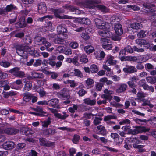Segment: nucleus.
I'll return each instance as SVG.
<instances>
[{
  "instance_id": "f257e3e1",
  "label": "nucleus",
  "mask_w": 156,
  "mask_h": 156,
  "mask_svg": "<svg viewBox=\"0 0 156 156\" xmlns=\"http://www.w3.org/2000/svg\"><path fill=\"white\" fill-rule=\"evenodd\" d=\"M148 2L144 3L143 6L146 9H148L151 12V16L150 18L153 20H155L154 22L156 26V10L154 9L156 8V0H148Z\"/></svg>"
},
{
  "instance_id": "f03ea898",
  "label": "nucleus",
  "mask_w": 156,
  "mask_h": 156,
  "mask_svg": "<svg viewBox=\"0 0 156 156\" xmlns=\"http://www.w3.org/2000/svg\"><path fill=\"white\" fill-rule=\"evenodd\" d=\"M17 53L23 58H27L28 57V53L31 50V48L27 45H17L16 47Z\"/></svg>"
},
{
  "instance_id": "7ed1b4c3",
  "label": "nucleus",
  "mask_w": 156,
  "mask_h": 156,
  "mask_svg": "<svg viewBox=\"0 0 156 156\" xmlns=\"http://www.w3.org/2000/svg\"><path fill=\"white\" fill-rule=\"evenodd\" d=\"M23 99L24 101L29 102L30 104H32L37 101L38 98L37 96H34V94L27 92L23 94Z\"/></svg>"
},
{
  "instance_id": "20e7f679",
  "label": "nucleus",
  "mask_w": 156,
  "mask_h": 156,
  "mask_svg": "<svg viewBox=\"0 0 156 156\" xmlns=\"http://www.w3.org/2000/svg\"><path fill=\"white\" fill-rule=\"evenodd\" d=\"M97 3L96 0H85L83 1L79 2L77 3V5L81 7L90 9L91 7L90 5H93Z\"/></svg>"
},
{
  "instance_id": "39448f33",
  "label": "nucleus",
  "mask_w": 156,
  "mask_h": 156,
  "mask_svg": "<svg viewBox=\"0 0 156 156\" xmlns=\"http://www.w3.org/2000/svg\"><path fill=\"white\" fill-rule=\"evenodd\" d=\"M3 134L9 135H14L18 133L19 130L12 126L4 127L3 128Z\"/></svg>"
},
{
  "instance_id": "423d86ee",
  "label": "nucleus",
  "mask_w": 156,
  "mask_h": 156,
  "mask_svg": "<svg viewBox=\"0 0 156 156\" xmlns=\"http://www.w3.org/2000/svg\"><path fill=\"white\" fill-rule=\"evenodd\" d=\"M125 48L127 54H132L134 51L138 52H142L144 51V49L142 48H138L135 46H131L130 45H128L125 47Z\"/></svg>"
},
{
  "instance_id": "0eeeda50",
  "label": "nucleus",
  "mask_w": 156,
  "mask_h": 156,
  "mask_svg": "<svg viewBox=\"0 0 156 156\" xmlns=\"http://www.w3.org/2000/svg\"><path fill=\"white\" fill-rule=\"evenodd\" d=\"M35 41L37 45L43 44L46 47L51 46V44L47 41L46 39L43 37H37L35 38Z\"/></svg>"
},
{
  "instance_id": "6e6552de",
  "label": "nucleus",
  "mask_w": 156,
  "mask_h": 156,
  "mask_svg": "<svg viewBox=\"0 0 156 156\" xmlns=\"http://www.w3.org/2000/svg\"><path fill=\"white\" fill-rule=\"evenodd\" d=\"M59 98L65 100L66 98H69L70 95L69 93V90L66 88H64L58 93Z\"/></svg>"
},
{
  "instance_id": "1a4fd4ad",
  "label": "nucleus",
  "mask_w": 156,
  "mask_h": 156,
  "mask_svg": "<svg viewBox=\"0 0 156 156\" xmlns=\"http://www.w3.org/2000/svg\"><path fill=\"white\" fill-rule=\"evenodd\" d=\"M57 32L59 34L63 35L64 37H65L66 38H67V35L64 34V33H66L67 32V29L66 28L65 25L61 24L58 26L57 27Z\"/></svg>"
},
{
  "instance_id": "9d476101",
  "label": "nucleus",
  "mask_w": 156,
  "mask_h": 156,
  "mask_svg": "<svg viewBox=\"0 0 156 156\" xmlns=\"http://www.w3.org/2000/svg\"><path fill=\"white\" fill-rule=\"evenodd\" d=\"M39 143L41 146L47 147H51L54 145V142H51L46 140V138H40L39 139Z\"/></svg>"
},
{
  "instance_id": "9b49d317",
  "label": "nucleus",
  "mask_w": 156,
  "mask_h": 156,
  "mask_svg": "<svg viewBox=\"0 0 156 156\" xmlns=\"http://www.w3.org/2000/svg\"><path fill=\"white\" fill-rule=\"evenodd\" d=\"M2 146L4 149L10 150L13 149L15 147V144L13 142L7 141L3 144Z\"/></svg>"
},
{
  "instance_id": "f8f14e48",
  "label": "nucleus",
  "mask_w": 156,
  "mask_h": 156,
  "mask_svg": "<svg viewBox=\"0 0 156 156\" xmlns=\"http://www.w3.org/2000/svg\"><path fill=\"white\" fill-rule=\"evenodd\" d=\"M47 8L44 2H41L38 6V12L40 14H44L46 13Z\"/></svg>"
},
{
  "instance_id": "ddd939ff",
  "label": "nucleus",
  "mask_w": 156,
  "mask_h": 156,
  "mask_svg": "<svg viewBox=\"0 0 156 156\" xmlns=\"http://www.w3.org/2000/svg\"><path fill=\"white\" fill-rule=\"evenodd\" d=\"M96 133L99 135L105 136L106 134V130L104 126L100 125L98 126L96 129Z\"/></svg>"
},
{
  "instance_id": "4468645a",
  "label": "nucleus",
  "mask_w": 156,
  "mask_h": 156,
  "mask_svg": "<svg viewBox=\"0 0 156 156\" xmlns=\"http://www.w3.org/2000/svg\"><path fill=\"white\" fill-rule=\"evenodd\" d=\"M27 25L25 19L23 17L20 18L19 21L15 24V26L17 28H21L25 27Z\"/></svg>"
},
{
  "instance_id": "2eb2a0df",
  "label": "nucleus",
  "mask_w": 156,
  "mask_h": 156,
  "mask_svg": "<svg viewBox=\"0 0 156 156\" xmlns=\"http://www.w3.org/2000/svg\"><path fill=\"white\" fill-rule=\"evenodd\" d=\"M95 22L96 26L98 29H104L105 28V23L103 21L98 18L95 19Z\"/></svg>"
},
{
  "instance_id": "dca6fc26",
  "label": "nucleus",
  "mask_w": 156,
  "mask_h": 156,
  "mask_svg": "<svg viewBox=\"0 0 156 156\" xmlns=\"http://www.w3.org/2000/svg\"><path fill=\"white\" fill-rule=\"evenodd\" d=\"M33 109L34 111L41 114L40 117H43L47 116L46 112L43 111V108L42 106H37L36 108H33Z\"/></svg>"
},
{
  "instance_id": "f3484780",
  "label": "nucleus",
  "mask_w": 156,
  "mask_h": 156,
  "mask_svg": "<svg viewBox=\"0 0 156 156\" xmlns=\"http://www.w3.org/2000/svg\"><path fill=\"white\" fill-rule=\"evenodd\" d=\"M123 70L124 72L129 73H132L137 71L135 67L129 65H126V67L123 68Z\"/></svg>"
},
{
  "instance_id": "a211bd4d",
  "label": "nucleus",
  "mask_w": 156,
  "mask_h": 156,
  "mask_svg": "<svg viewBox=\"0 0 156 156\" xmlns=\"http://www.w3.org/2000/svg\"><path fill=\"white\" fill-rule=\"evenodd\" d=\"M114 30L116 34L118 35H121L123 33L122 26L120 23H118L115 25Z\"/></svg>"
},
{
  "instance_id": "6ab92c4d",
  "label": "nucleus",
  "mask_w": 156,
  "mask_h": 156,
  "mask_svg": "<svg viewBox=\"0 0 156 156\" xmlns=\"http://www.w3.org/2000/svg\"><path fill=\"white\" fill-rule=\"evenodd\" d=\"M31 75L32 76H30L29 79H36L43 78L44 77V75L42 73H38L36 71H33Z\"/></svg>"
},
{
  "instance_id": "aec40b11",
  "label": "nucleus",
  "mask_w": 156,
  "mask_h": 156,
  "mask_svg": "<svg viewBox=\"0 0 156 156\" xmlns=\"http://www.w3.org/2000/svg\"><path fill=\"white\" fill-rule=\"evenodd\" d=\"M48 105H51L52 107L58 108L59 100L58 99L54 98L48 101Z\"/></svg>"
},
{
  "instance_id": "412c9836",
  "label": "nucleus",
  "mask_w": 156,
  "mask_h": 156,
  "mask_svg": "<svg viewBox=\"0 0 156 156\" xmlns=\"http://www.w3.org/2000/svg\"><path fill=\"white\" fill-rule=\"evenodd\" d=\"M21 131L23 134L26 136H31L33 134L32 131L29 128H23Z\"/></svg>"
},
{
  "instance_id": "4be33fe9",
  "label": "nucleus",
  "mask_w": 156,
  "mask_h": 156,
  "mask_svg": "<svg viewBox=\"0 0 156 156\" xmlns=\"http://www.w3.org/2000/svg\"><path fill=\"white\" fill-rule=\"evenodd\" d=\"M2 94L5 98H8L9 97L15 96L17 94L16 92L13 91H10L9 92H5L3 90Z\"/></svg>"
},
{
  "instance_id": "5701e85b",
  "label": "nucleus",
  "mask_w": 156,
  "mask_h": 156,
  "mask_svg": "<svg viewBox=\"0 0 156 156\" xmlns=\"http://www.w3.org/2000/svg\"><path fill=\"white\" fill-rule=\"evenodd\" d=\"M127 87V85L125 83H121L119 84V87L116 90V92L118 93H121L124 92Z\"/></svg>"
},
{
  "instance_id": "b1692460",
  "label": "nucleus",
  "mask_w": 156,
  "mask_h": 156,
  "mask_svg": "<svg viewBox=\"0 0 156 156\" xmlns=\"http://www.w3.org/2000/svg\"><path fill=\"white\" fill-rule=\"evenodd\" d=\"M114 57L111 55H108L107 57L106 62L110 65H114L117 63L116 61L114 60Z\"/></svg>"
},
{
  "instance_id": "393cba45",
  "label": "nucleus",
  "mask_w": 156,
  "mask_h": 156,
  "mask_svg": "<svg viewBox=\"0 0 156 156\" xmlns=\"http://www.w3.org/2000/svg\"><path fill=\"white\" fill-rule=\"evenodd\" d=\"M102 47L105 50H109L112 49V45L110 43L105 41L102 44Z\"/></svg>"
},
{
  "instance_id": "a878e982",
  "label": "nucleus",
  "mask_w": 156,
  "mask_h": 156,
  "mask_svg": "<svg viewBox=\"0 0 156 156\" xmlns=\"http://www.w3.org/2000/svg\"><path fill=\"white\" fill-rule=\"evenodd\" d=\"M79 22L83 25H89L91 23L90 20L89 19L85 18H79Z\"/></svg>"
},
{
  "instance_id": "bb28decb",
  "label": "nucleus",
  "mask_w": 156,
  "mask_h": 156,
  "mask_svg": "<svg viewBox=\"0 0 156 156\" xmlns=\"http://www.w3.org/2000/svg\"><path fill=\"white\" fill-rule=\"evenodd\" d=\"M83 101L85 104L90 106L94 105L96 103V101L95 99L90 100L89 98H85Z\"/></svg>"
},
{
  "instance_id": "cd10ccee",
  "label": "nucleus",
  "mask_w": 156,
  "mask_h": 156,
  "mask_svg": "<svg viewBox=\"0 0 156 156\" xmlns=\"http://www.w3.org/2000/svg\"><path fill=\"white\" fill-rule=\"evenodd\" d=\"M25 82V83L24 87V90L29 91L32 87V82L30 80H26Z\"/></svg>"
},
{
  "instance_id": "c85d7f7f",
  "label": "nucleus",
  "mask_w": 156,
  "mask_h": 156,
  "mask_svg": "<svg viewBox=\"0 0 156 156\" xmlns=\"http://www.w3.org/2000/svg\"><path fill=\"white\" fill-rule=\"evenodd\" d=\"M84 49L86 53L88 54H89L94 51V48L91 45L85 46Z\"/></svg>"
},
{
  "instance_id": "c756f323",
  "label": "nucleus",
  "mask_w": 156,
  "mask_h": 156,
  "mask_svg": "<svg viewBox=\"0 0 156 156\" xmlns=\"http://www.w3.org/2000/svg\"><path fill=\"white\" fill-rule=\"evenodd\" d=\"M23 41L24 43L27 45H30L33 41L32 38L27 35L25 36L24 38Z\"/></svg>"
},
{
  "instance_id": "7c9ffc66",
  "label": "nucleus",
  "mask_w": 156,
  "mask_h": 156,
  "mask_svg": "<svg viewBox=\"0 0 156 156\" xmlns=\"http://www.w3.org/2000/svg\"><path fill=\"white\" fill-rule=\"evenodd\" d=\"M138 132L139 133H142L143 132H149L150 130V128H146L144 126H137Z\"/></svg>"
},
{
  "instance_id": "2f4dec72",
  "label": "nucleus",
  "mask_w": 156,
  "mask_h": 156,
  "mask_svg": "<svg viewBox=\"0 0 156 156\" xmlns=\"http://www.w3.org/2000/svg\"><path fill=\"white\" fill-rule=\"evenodd\" d=\"M10 17L11 19L9 20V21L10 24H12L15 23L17 19V14L15 13H11Z\"/></svg>"
},
{
  "instance_id": "473e14b6",
  "label": "nucleus",
  "mask_w": 156,
  "mask_h": 156,
  "mask_svg": "<svg viewBox=\"0 0 156 156\" xmlns=\"http://www.w3.org/2000/svg\"><path fill=\"white\" fill-rule=\"evenodd\" d=\"M133 147L135 149H138V152L140 153H142L145 151V150L143 149L144 146L142 145H138L136 144H133Z\"/></svg>"
},
{
  "instance_id": "72a5a7b5",
  "label": "nucleus",
  "mask_w": 156,
  "mask_h": 156,
  "mask_svg": "<svg viewBox=\"0 0 156 156\" xmlns=\"http://www.w3.org/2000/svg\"><path fill=\"white\" fill-rule=\"evenodd\" d=\"M65 38H66L64 37L62 38L61 37H57L54 39V41L55 44H63L65 42Z\"/></svg>"
},
{
  "instance_id": "f704fd0d",
  "label": "nucleus",
  "mask_w": 156,
  "mask_h": 156,
  "mask_svg": "<svg viewBox=\"0 0 156 156\" xmlns=\"http://www.w3.org/2000/svg\"><path fill=\"white\" fill-rule=\"evenodd\" d=\"M147 82L151 84H154L156 82V76H150L146 78Z\"/></svg>"
},
{
  "instance_id": "c9c22d12",
  "label": "nucleus",
  "mask_w": 156,
  "mask_h": 156,
  "mask_svg": "<svg viewBox=\"0 0 156 156\" xmlns=\"http://www.w3.org/2000/svg\"><path fill=\"white\" fill-rule=\"evenodd\" d=\"M90 69L91 73H95L98 72L99 70V68L98 66L95 64H93L90 66Z\"/></svg>"
},
{
  "instance_id": "e433bc0d",
  "label": "nucleus",
  "mask_w": 156,
  "mask_h": 156,
  "mask_svg": "<svg viewBox=\"0 0 156 156\" xmlns=\"http://www.w3.org/2000/svg\"><path fill=\"white\" fill-rule=\"evenodd\" d=\"M16 6H14V5L12 4L8 5L5 8L6 13L11 12L13 10L16 9Z\"/></svg>"
},
{
  "instance_id": "4c0bfd02",
  "label": "nucleus",
  "mask_w": 156,
  "mask_h": 156,
  "mask_svg": "<svg viewBox=\"0 0 156 156\" xmlns=\"http://www.w3.org/2000/svg\"><path fill=\"white\" fill-rule=\"evenodd\" d=\"M52 12L53 13L55 16L57 18H61V16L60 14L62 13V11L60 9H54L52 10Z\"/></svg>"
},
{
  "instance_id": "58836bf2",
  "label": "nucleus",
  "mask_w": 156,
  "mask_h": 156,
  "mask_svg": "<svg viewBox=\"0 0 156 156\" xmlns=\"http://www.w3.org/2000/svg\"><path fill=\"white\" fill-rule=\"evenodd\" d=\"M67 9L71 12H75V14H79L80 13L79 10L74 6L69 5Z\"/></svg>"
},
{
  "instance_id": "ea45409f",
  "label": "nucleus",
  "mask_w": 156,
  "mask_h": 156,
  "mask_svg": "<svg viewBox=\"0 0 156 156\" xmlns=\"http://www.w3.org/2000/svg\"><path fill=\"white\" fill-rule=\"evenodd\" d=\"M56 59V57L52 56L49 58L48 64L52 67H54L56 65V62L54 60Z\"/></svg>"
},
{
  "instance_id": "a19ab883",
  "label": "nucleus",
  "mask_w": 156,
  "mask_h": 156,
  "mask_svg": "<svg viewBox=\"0 0 156 156\" xmlns=\"http://www.w3.org/2000/svg\"><path fill=\"white\" fill-rule=\"evenodd\" d=\"M80 61L82 63H87L88 62V59L86 55H82L80 57Z\"/></svg>"
},
{
  "instance_id": "79ce46f5",
  "label": "nucleus",
  "mask_w": 156,
  "mask_h": 156,
  "mask_svg": "<svg viewBox=\"0 0 156 156\" xmlns=\"http://www.w3.org/2000/svg\"><path fill=\"white\" fill-rule=\"evenodd\" d=\"M131 27L133 29H138L142 27V25L140 23H135L132 24Z\"/></svg>"
},
{
  "instance_id": "37998d69",
  "label": "nucleus",
  "mask_w": 156,
  "mask_h": 156,
  "mask_svg": "<svg viewBox=\"0 0 156 156\" xmlns=\"http://www.w3.org/2000/svg\"><path fill=\"white\" fill-rule=\"evenodd\" d=\"M74 72L73 74V76H75L78 77L82 78L83 77V75L81 72L78 69H74Z\"/></svg>"
},
{
  "instance_id": "c03bdc74",
  "label": "nucleus",
  "mask_w": 156,
  "mask_h": 156,
  "mask_svg": "<svg viewBox=\"0 0 156 156\" xmlns=\"http://www.w3.org/2000/svg\"><path fill=\"white\" fill-rule=\"evenodd\" d=\"M51 118L50 117H48L47 120L44 121L42 123V126L44 128H47L49 125H50L51 122Z\"/></svg>"
},
{
  "instance_id": "a18cd8bd",
  "label": "nucleus",
  "mask_w": 156,
  "mask_h": 156,
  "mask_svg": "<svg viewBox=\"0 0 156 156\" xmlns=\"http://www.w3.org/2000/svg\"><path fill=\"white\" fill-rule=\"evenodd\" d=\"M102 120V118L101 117H95L93 120V124L95 126L99 125L101 124V122Z\"/></svg>"
},
{
  "instance_id": "49530a36",
  "label": "nucleus",
  "mask_w": 156,
  "mask_h": 156,
  "mask_svg": "<svg viewBox=\"0 0 156 156\" xmlns=\"http://www.w3.org/2000/svg\"><path fill=\"white\" fill-rule=\"evenodd\" d=\"M20 70V68L15 67L10 69L9 70V72L15 76L18 71Z\"/></svg>"
},
{
  "instance_id": "de8ad7c7",
  "label": "nucleus",
  "mask_w": 156,
  "mask_h": 156,
  "mask_svg": "<svg viewBox=\"0 0 156 156\" xmlns=\"http://www.w3.org/2000/svg\"><path fill=\"white\" fill-rule=\"evenodd\" d=\"M54 115L56 117L61 120H65L69 116V115H62L60 113H55L54 114Z\"/></svg>"
},
{
  "instance_id": "09e8293b",
  "label": "nucleus",
  "mask_w": 156,
  "mask_h": 156,
  "mask_svg": "<svg viewBox=\"0 0 156 156\" xmlns=\"http://www.w3.org/2000/svg\"><path fill=\"white\" fill-rule=\"evenodd\" d=\"M80 139V136L77 134H75L72 139L73 142L75 144H77Z\"/></svg>"
},
{
  "instance_id": "8fccbe9b",
  "label": "nucleus",
  "mask_w": 156,
  "mask_h": 156,
  "mask_svg": "<svg viewBox=\"0 0 156 156\" xmlns=\"http://www.w3.org/2000/svg\"><path fill=\"white\" fill-rule=\"evenodd\" d=\"M117 117L115 116L108 115L107 116H105L104 119V121L106 122L109 121L112 119H115Z\"/></svg>"
},
{
  "instance_id": "3c124183",
  "label": "nucleus",
  "mask_w": 156,
  "mask_h": 156,
  "mask_svg": "<svg viewBox=\"0 0 156 156\" xmlns=\"http://www.w3.org/2000/svg\"><path fill=\"white\" fill-rule=\"evenodd\" d=\"M97 114H93L91 112H85L84 114V116L88 119H93L94 118V116L96 115Z\"/></svg>"
},
{
  "instance_id": "603ef678",
  "label": "nucleus",
  "mask_w": 156,
  "mask_h": 156,
  "mask_svg": "<svg viewBox=\"0 0 156 156\" xmlns=\"http://www.w3.org/2000/svg\"><path fill=\"white\" fill-rule=\"evenodd\" d=\"M86 83L87 86L91 87L92 86V85L94 84V81L92 79L87 78L86 81Z\"/></svg>"
},
{
  "instance_id": "864d4df0",
  "label": "nucleus",
  "mask_w": 156,
  "mask_h": 156,
  "mask_svg": "<svg viewBox=\"0 0 156 156\" xmlns=\"http://www.w3.org/2000/svg\"><path fill=\"white\" fill-rule=\"evenodd\" d=\"M0 65L5 68H7L10 66V64L9 62L2 60L0 62Z\"/></svg>"
},
{
  "instance_id": "5fc2aeb1",
  "label": "nucleus",
  "mask_w": 156,
  "mask_h": 156,
  "mask_svg": "<svg viewBox=\"0 0 156 156\" xmlns=\"http://www.w3.org/2000/svg\"><path fill=\"white\" fill-rule=\"evenodd\" d=\"M26 146L25 143H19L16 146V148L19 150L24 149Z\"/></svg>"
},
{
  "instance_id": "6e6d98bb",
  "label": "nucleus",
  "mask_w": 156,
  "mask_h": 156,
  "mask_svg": "<svg viewBox=\"0 0 156 156\" xmlns=\"http://www.w3.org/2000/svg\"><path fill=\"white\" fill-rule=\"evenodd\" d=\"M46 19H49L50 20L52 19V16L50 15H46L42 17L39 18L38 19V21L41 22H42Z\"/></svg>"
},
{
  "instance_id": "4d7b16f0",
  "label": "nucleus",
  "mask_w": 156,
  "mask_h": 156,
  "mask_svg": "<svg viewBox=\"0 0 156 156\" xmlns=\"http://www.w3.org/2000/svg\"><path fill=\"white\" fill-rule=\"evenodd\" d=\"M70 46L73 49L77 48L79 46L78 44L76 41H72L69 44Z\"/></svg>"
},
{
  "instance_id": "13d9d810",
  "label": "nucleus",
  "mask_w": 156,
  "mask_h": 156,
  "mask_svg": "<svg viewBox=\"0 0 156 156\" xmlns=\"http://www.w3.org/2000/svg\"><path fill=\"white\" fill-rule=\"evenodd\" d=\"M130 123V121L128 119H125L120 121L119 123L120 125H123L126 124L127 125H129Z\"/></svg>"
},
{
  "instance_id": "bf43d9fd",
  "label": "nucleus",
  "mask_w": 156,
  "mask_h": 156,
  "mask_svg": "<svg viewBox=\"0 0 156 156\" xmlns=\"http://www.w3.org/2000/svg\"><path fill=\"white\" fill-rule=\"evenodd\" d=\"M87 93V92L83 89H81L79 90L78 92L79 96L82 97L84 96Z\"/></svg>"
},
{
  "instance_id": "052dcab7",
  "label": "nucleus",
  "mask_w": 156,
  "mask_h": 156,
  "mask_svg": "<svg viewBox=\"0 0 156 156\" xmlns=\"http://www.w3.org/2000/svg\"><path fill=\"white\" fill-rule=\"evenodd\" d=\"M145 44H143L144 47L145 49H148L151 50V48L150 44L148 42V41H145L144 42Z\"/></svg>"
},
{
  "instance_id": "680f3d73",
  "label": "nucleus",
  "mask_w": 156,
  "mask_h": 156,
  "mask_svg": "<svg viewBox=\"0 0 156 156\" xmlns=\"http://www.w3.org/2000/svg\"><path fill=\"white\" fill-rule=\"evenodd\" d=\"M127 83L130 88L136 87V84L135 83L134 81L132 80L127 82Z\"/></svg>"
},
{
  "instance_id": "e2e57ef3",
  "label": "nucleus",
  "mask_w": 156,
  "mask_h": 156,
  "mask_svg": "<svg viewBox=\"0 0 156 156\" xmlns=\"http://www.w3.org/2000/svg\"><path fill=\"white\" fill-rule=\"evenodd\" d=\"M146 36L145 32L143 30H141L137 34V36L139 38H143Z\"/></svg>"
},
{
  "instance_id": "0e129e2a",
  "label": "nucleus",
  "mask_w": 156,
  "mask_h": 156,
  "mask_svg": "<svg viewBox=\"0 0 156 156\" xmlns=\"http://www.w3.org/2000/svg\"><path fill=\"white\" fill-rule=\"evenodd\" d=\"M145 40L144 39H137L136 40V43L137 44L142 46L145 44Z\"/></svg>"
},
{
  "instance_id": "69168bd1",
  "label": "nucleus",
  "mask_w": 156,
  "mask_h": 156,
  "mask_svg": "<svg viewBox=\"0 0 156 156\" xmlns=\"http://www.w3.org/2000/svg\"><path fill=\"white\" fill-rule=\"evenodd\" d=\"M44 89H40L38 91L37 90V92L39 94L40 96L41 97H43L45 96L46 94V92L45 91L43 90Z\"/></svg>"
},
{
  "instance_id": "338daca9",
  "label": "nucleus",
  "mask_w": 156,
  "mask_h": 156,
  "mask_svg": "<svg viewBox=\"0 0 156 156\" xmlns=\"http://www.w3.org/2000/svg\"><path fill=\"white\" fill-rule=\"evenodd\" d=\"M25 74L24 72L19 70L17 74L16 75L15 77L22 78L25 76Z\"/></svg>"
},
{
  "instance_id": "774afa93",
  "label": "nucleus",
  "mask_w": 156,
  "mask_h": 156,
  "mask_svg": "<svg viewBox=\"0 0 156 156\" xmlns=\"http://www.w3.org/2000/svg\"><path fill=\"white\" fill-rule=\"evenodd\" d=\"M78 58L77 57L75 56L73 58H72V62L76 66H79V63L78 62Z\"/></svg>"
}]
</instances>
